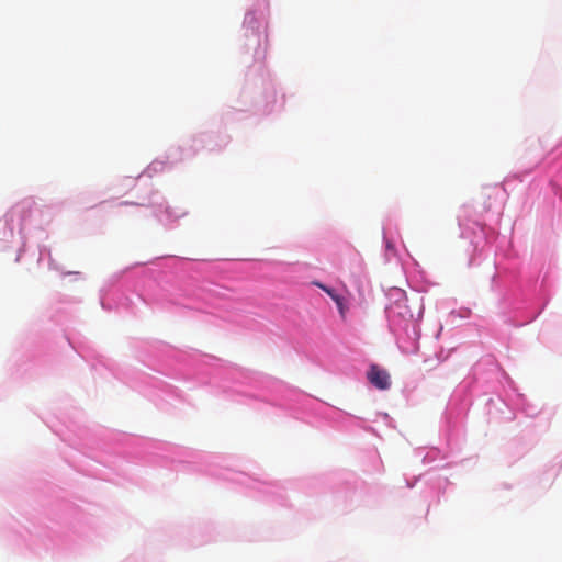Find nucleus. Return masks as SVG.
<instances>
[{
	"mask_svg": "<svg viewBox=\"0 0 562 562\" xmlns=\"http://www.w3.org/2000/svg\"><path fill=\"white\" fill-rule=\"evenodd\" d=\"M397 299L389 306L387 311L391 316H397L403 321H409L414 314L408 305V297L403 291L396 290Z\"/></svg>",
	"mask_w": 562,
	"mask_h": 562,
	"instance_id": "nucleus-1",
	"label": "nucleus"
},
{
	"mask_svg": "<svg viewBox=\"0 0 562 562\" xmlns=\"http://www.w3.org/2000/svg\"><path fill=\"white\" fill-rule=\"evenodd\" d=\"M369 382L379 390H387L391 386L390 374L378 364H371L367 373Z\"/></svg>",
	"mask_w": 562,
	"mask_h": 562,
	"instance_id": "nucleus-2",
	"label": "nucleus"
},
{
	"mask_svg": "<svg viewBox=\"0 0 562 562\" xmlns=\"http://www.w3.org/2000/svg\"><path fill=\"white\" fill-rule=\"evenodd\" d=\"M313 284L322 289L326 294L330 296V299L336 303L341 318L345 319L348 310L345 299L341 295L337 294L334 289L328 288L327 285L321 282H313Z\"/></svg>",
	"mask_w": 562,
	"mask_h": 562,
	"instance_id": "nucleus-3",
	"label": "nucleus"
}]
</instances>
